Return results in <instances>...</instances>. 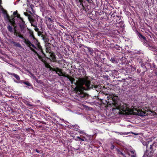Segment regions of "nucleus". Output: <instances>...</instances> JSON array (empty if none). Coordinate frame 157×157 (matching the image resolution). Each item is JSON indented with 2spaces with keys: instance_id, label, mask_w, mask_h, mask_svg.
<instances>
[{
  "instance_id": "f257e3e1",
  "label": "nucleus",
  "mask_w": 157,
  "mask_h": 157,
  "mask_svg": "<svg viewBox=\"0 0 157 157\" xmlns=\"http://www.w3.org/2000/svg\"><path fill=\"white\" fill-rule=\"evenodd\" d=\"M74 84L76 85L74 90L76 91L77 96L82 98H84L86 95L83 92L84 90L97 87L96 86L91 84L90 80L87 76L79 78Z\"/></svg>"
},
{
  "instance_id": "f03ea898",
  "label": "nucleus",
  "mask_w": 157,
  "mask_h": 157,
  "mask_svg": "<svg viewBox=\"0 0 157 157\" xmlns=\"http://www.w3.org/2000/svg\"><path fill=\"white\" fill-rule=\"evenodd\" d=\"M118 114L129 115L133 114L141 116H144L147 115L146 112L142 111L140 109L134 108L131 109L129 108L127 105L123 102L118 104Z\"/></svg>"
},
{
  "instance_id": "7ed1b4c3",
  "label": "nucleus",
  "mask_w": 157,
  "mask_h": 157,
  "mask_svg": "<svg viewBox=\"0 0 157 157\" xmlns=\"http://www.w3.org/2000/svg\"><path fill=\"white\" fill-rule=\"evenodd\" d=\"M24 43L27 45V46L30 49L33 51L37 56L38 57L41 61L44 63L45 60L43 59L42 57L35 50L31 47L32 46L34 48L40 51V52L43 54L44 56H45V54L44 53L42 50V47L40 45V44L38 41L36 40L35 44L37 46L36 47L34 44H33L28 39H25L24 40Z\"/></svg>"
},
{
  "instance_id": "20e7f679",
  "label": "nucleus",
  "mask_w": 157,
  "mask_h": 157,
  "mask_svg": "<svg viewBox=\"0 0 157 157\" xmlns=\"http://www.w3.org/2000/svg\"><path fill=\"white\" fill-rule=\"evenodd\" d=\"M108 102H109V100H111L112 101V105L113 108H112V111L114 113L116 109H118V97L115 96L114 94L110 95L107 97Z\"/></svg>"
},
{
  "instance_id": "39448f33",
  "label": "nucleus",
  "mask_w": 157,
  "mask_h": 157,
  "mask_svg": "<svg viewBox=\"0 0 157 157\" xmlns=\"http://www.w3.org/2000/svg\"><path fill=\"white\" fill-rule=\"evenodd\" d=\"M49 68L52 71H55L59 75L67 77L71 82L72 83L75 80V79L72 77L70 76L69 75L66 76L64 75L62 72V70L57 67H56L53 68L50 67Z\"/></svg>"
},
{
  "instance_id": "423d86ee",
  "label": "nucleus",
  "mask_w": 157,
  "mask_h": 157,
  "mask_svg": "<svg viewBox=\"0 0 157 157\" xmlns=\"http://www.w3.org/2000/svg\"><path fill=\"white\" fill-rule=\"evenodd\" d=\"M9 75L13 77L15 79H13L14 81L17 83H22V81L20 80V77L18 75L14 73L8 72Z\"/></svg>"
},
{
  "instance_id": "0eeeda50",
  "label": "nucleus",
  "mask_w": 157,
  "mask_h": 157,
  "mask_svg": "<svg viewBox=\"0 0 157 157\" xmlns=\"http://www.w3.org/2000/svg\"><path fill=\"white\" fill-rule=\"evenodd\" d=\"M119 27V28L118 30V33L121 34H124L125 32L124 29V22L121 21L118 23V27Z\"/></svg>"
},
{
  "instance_id": "6e6552de",
  "label": "nucleus",
  "mask_w": 157,
  "mask_h": 157,
  "mask_svg": "<svg viewBox=\"0 0 157 157\" xmlns=\"http://www.w3.org/2000/svg\"><path fill=\"white\" fill-rule=\"evenodd\" d=\"M6 17L11 24L14 27H15V23L13 16H12L11 17H10L8 14H6Z\"/></svg>"
},
{
  "instance_id": "1a4fd4ad",
  "label": "nucleus",
  "mask_w": 157,
  "mask_h": 157,
  "mask_svg": "<svg viewBox=\"0 0 157 157\" xmlns=\"http://www.w3.org/2000/svg\"><path fill=\"white\" fill-rule=\"evenodd\" d=\"M50 60L53 62L56 61V57L54 52H52L50 54Z\"/></svg>"
},
{
  "instance_id": "9d476101",
  "label": "nucleus",
  "mask_w": 157,
  "mask_h": 157,
  "mask_svg": "<svg viewBox=\"0 0 157 157\" xmlns=\"http://www.w3.org/2000/svg\"><path fill=\"white\" fill-rule=\"evenodd\" d=\"M29 20L31 23V25L34 27H36V21L32 17H29Z\"/></svg>"
},
{
  "instance_id": "9b49d317",
  "label": "nucleus",
  "mask_w": 157,
  "mask_h": 157,
  "mask_svg": "<svg viewBox=\"0 0 157 157\" xmlns=\"http://www.w3.org/2000/svg\"><path fill=\"white\" fill-rule=\"evenodd\" d=\"M127 154L129 156L131 155V157H136V155L135 151L134 150L128 151L127 152Z\"/></svg>"
},
{
  "instance_id": "f8f14e48",
  "label": "nucleus",
  "mask_w": 157,
  "mask_h": 157,
  "mask_svg": "<svg viewBox=\"0 0 157 157\" xmlns=\"http://www.w3.org/2000/svg\"><path fill=\"white\" fill-rule=\"evenodd\" d=\"M14 35L16 36H18L20 38L23 39L24 40L25 39V38L23 36L19 34V33L17 32L15 30V29H14Z\"/></svg>"
},
{
  "instance_id": "ddd939ff",
  "label": "nucleus",
  "mask_w": 157,
  "mask_h": 157,
  "mask_svg": "<svg viewBox=\"0 0 157 157\" xmlns=\"http://www.w3.org/2000/svg\"><path fill=\"white\" fill-rule=\"evenodd\" d=\"M42 39L44 40L45 43H46V44H49V43H48L49 41V39L43 35L41 36Z\"/></svg>"
},
{
  "instance_id": "4468645a",
  "label": "nucleus",
  "mask_w": 157,
  "mask_h": 157,
  "mask_svg": "<svg viewBox=\"0 0 157 157\" xmlns=\"http://www.w3.org/2000/svg\"><path fill=\"white\" fill-rule=\"evenodd\" d=\"M139 37L142 40V41L144 42H145L147 41L146 40L145 37L143 36L142 34L139 33Z\"/></svg>"
},
{
  "instance_id": "2eb2a0df",
  "label": "nucleus",
  "mask_w": 157,
  "mask_h": 157,
  "mask_svg": "<svg viewBox=\"0 0 157 157\" xmlns=\"http://www.w3.org/2000/svg\"><path fill=\"white\" fill-rule=\"evenodd\" d=\"M131 133L130 132H127V133H125V132L122 133L121 132H120L119 133L121 135H127L129 133ZM131 133H132L134 134L135 135H137L139 134H138V133H133V132H131Z\"/></svg>"
},
{
  "instance_id": "dca6fc26",
  "label": "nucleus",
  "mask_w": 157,
  "mask_h": 157,
  "mask_svg": "<svg viewBox=\"0 0 157 157\" xmlns=\"http://www.w3.org/2000/svg\"><path fill=\"white\" fill-rule=\"evenodd\" d=\"M12 43L13 44V45L19 48H21V44L19 43H16L14 41H13Z\"/></svg>"
},
{
  "instance_id": "f3484780",
  "label": "nucleus",
  "mask_w": 157,
  "mask_h": 157,
  "mask_svg": "<svg viewBox=\"0 0 157 157\" xmlns=\"http://www.w3.org/2000/svg\"><path fill=\"white\" fill-rule=\"evenodd\" d=\"M118 155L120 157H127L123 152L120 151L118 150Z\"/></svg>"
},
{
  "instance_id": "a211bd4d",
  "label": "nucleus",
  "mask_w": 157,
  "mask_h": 157,
  "mask_svg": "<svg viewBox=\"0 0 157 157\" xmlns=\"http://www.w3.org/2000/svg\"><path fill=\"white\" fill-rule=\"evenodd\" d=\"M152 105L156 104H157V98L154 97L152 98V102H151Z\"/></svg>"
},
{
  "instance_id": "6ab92c4d",
  "label": "nucleus",
  "mask_w": 157,
  "mask_h": 157,
  "mask_svg": "<svg viewBox=\"0 0 157 157\" xmlns=\"http://www.w3.org/2000/svg\"><path fill=\"white\" fill-rule=\"evenodd\" d=\"M7 29L9 31H10L11 33H12L13 32V28L10 26L9 25L7 26Z\"/></svg>"
},
{
  "instance_id": "aec40b11",
  "label": "nucleus",
  "mask_w": 157,
  "mask_h": 157,
  "mask_svg": "<svg viewBox=\"0 0 157 157\" xmlns=\"http://www.w3.org/2000/svg\"><path fill=\"white\" fill-rule=\"evenodd\" d=\"M48 44H46V52H48L49 54H50L52 52H51V49L50 47H48Z\"/></svg>"
},
{
  "instance_id": "412c9836",
  "label": "nucleus",
  "mask_w": 157,
  "mask_h": 157,
  "mask_svg": "<svg viewBox=\"0 0 157 157\" xmlns=\"http://www.w3.org/2000/svg\"><path fill=\"white\" fill-rule=\"evenodd\" d=\"M110 61L113 63H117V59L114 57L111 58L110 59Z\"/></svg>"
},
{
  "instance_id": "4be33fe9",
  "label": "nucleus",
  "mask_w": 157,
  "mask_h": 157,
  "mask_svg": "<svg viewBox=\"0 0 157 157\" xmlns=\"http://www.w3.org/2000/svg\"><path fill=\"white\" fill-rule=\"evenodd\" d=\"M22 21L21 24L20 25V27L22 28H24L25 27V22L23 20V19L21 20Z\"/></svg>"
},
{
  "instance_id": "5701e85b",
  "label": "nucleus",
  "mask_w": 157,
  "mask_h": 157,
  "mask_svg": "<svg viewBox=\"0 0 157 157\" xmlns=\"http://www.w3.org/2000/svg\"><path fill=\"white\" fill-rule=\"evenodd\" d=\"M35 27V30L36 31L38 32L39 35H41V33L39 31V29L37 27L36 25V27Z\"/></svg>"
},
{
  "instance_id": "b1692460",
  "label": "nucleus",
  "mask_w": 157,
  "mask_h": 157,
  "mask_svg": "<svg viewBox=\"0 0 157 157\" xmlns=\"http://www.w3.org/2000/svg\"><path fill=\"white\" fill-rule=\"evenodd\" d=\"M22 83H24V84H25V85H27V86H31V84H30V83L28 82H22Z\"/></svg>"
},
{
  "instance_id": "393cba45",
  "label": "nucleus",
  "mask_w": 157,
  "mask_h": 157,
  "mask_svg": "<svg viewBox=\"0 0 157 157\" xmlns=\"http://www.w3.org/2000/svg\"><path fill=\"white\" fill-rule=\"evenodd\" d=\"M120 60L121 61H123V62L124 63H125V61H126V59L125 58V57H122V58L121 59H120Z\"/></svg>"
},
{
  "instance_id": "a878e982",
  "label": "nucleus",
  "mask_w": 157,
  "mask_h": 157,
  "mask_svg": "<svg viewBox=\"0 0 157 157\" xmlns=\"http://www.w3.org/2000/svg\"><path fill=\"white\" fill-rule=\"evenodd\" d=\"M149 143L148 142H144L143 143V144L144 145L146 146L147 147Z\"/></svg>"
},
{
  "instance_id": "bb28decb",
  "label": "nucleus",
  "mask_w": 157,
  "mask_h": 157,
  "mask_svg": "<svg viewBox=\"0 0 157 157\" xmlns=\"http://www.w3.org/2000/svg\"><path fill=\"white\" fill-rule=\"evenodd\" d=\"M24 15L26 16H27L28 17V18L29 19V17H32L29 14L27 13H26V12H24Z\"/></svg>"
},
{
  "instance_id": "cd10ccee",
  "label": "nucleus",
  "mask_w": 157,
  "mask_h": 157,
  "mask_svg": "<svg viewBox=\"0 0 157 157\" xmlns=\"http://www.w3.org/2000/svg\"><path fill=\"white\" fill-rule=\"evenodd\" d=\"M78 131L79 132V133L83 134L84 133L83 131L79 129H78Z\"/></svg>"
},
{
  "instance_id": "c85d7f7f",
  "label": "nucleus",
  "mask_w": 157,
  "mask_h": 157,
  "mask_svg": "<svg viewBox=\"0 0 157 157\" xmlns=\"http://www.w3.org/2000/svg\"><path fill=\"white\" fill-rule=\"evenodd\" d=\"M17 18H19L21 20L23 19L22 18L20 17L19 14H17Z\"/></svg>"
},
{
  "instance_id": "c756f323",
  "label": "nucleus",
  "mask_w": 157,
  "mask_h": 157,
  "mask_svg": "<svg viewBox=\"0 0 157 157\" xmlns=\"http://www.w3.org/2000/svg\"><path fill=\"white\" fill-rule=\"evenodd\" d=\"M30 75H31L32 77H33V78H35L36 77L35 76H34V75L33 74H32V73L30 72Z\"/></svg>"
},
{
  "instance_id": "7c9ffc66",
  "label": "nucleus",
  "mask_w": 157,
  "mask_h": 157,
  "mask_svg": "<svg viewBox=\"0 0 157 157\" xmlns=\"http://www.w3.org/2000/svg\"><path fill=\"white\" fill-rule=\"evenodd\" d=\"M86 71L85 70L83 69V71H82V73L83 75H85L86 74Z\"/></svg>"
},
{
  "instance_id": "2f4dec72",
  "label": "nucleus",
  "mask_w": 157,
  "mask_h": 157,
  "mask_svg": "<svg viewBox=\"0 0 157 157\" xmlns=\"http://www.w3.org/2000/svg\"><path fill=\"white\" fill-rule=\"evenodd\" d=\"M17 14V11H16V12H14L13 13V15H15Z\"/></svg>"
},
{
  "instance_id": "473e14b6",
  "label": "nucleus",
  "mask_w": 157,
  "mask_h": 157,
  "mask_svg": "<svg viewBox=\"0 0 157 157\" xmlns=\"http://www.w3.org/2000/svg\"><path fill=\"white\" fill-rule=\"evenodd\" d=\"M35 151L37 153H40V151L39 150H38L37 149H36L35 150Z\"/></svg>"
},
{
  "instance_id": "72a5a7b5",
  "label": "nucleus",
  "mask_w": 157,
  "mask_h": 157,
  "mask_svg": "<svg viewBox=\"0 0 157 157\" xmlns=\"http://www.w3.org/2000/svg\"><path fill=\"white\" fill-rule=\"evenodd\" d=\"M89 3H91V2L92 1V0H86Z\"/></svg>"
},
{
  "instance_id": "f704fd0d",
  "label": "nucleus",
  "mask_w": 157,
  "mask_h": 157,
  "mask_svg": "<svg viewBox=\"0 0 157 157\" xmlns=\"http://www.w3.org/2000/svg\"><path fill=\"white\" fill-rule=\"evenodd\" d=\"M48 20L49 21H51V22H52V19H51V18H49H49H48Z\"/></svg>"
},
{
  "instance_id": "c9c22d12",
  "label": "nucleus",
  "mask_w": 157,
  "mask_h": 157,
  "mask_svg": "<svg viewBox=\"0 0 157 157\" xmlns=\"http://www.w3.org/2000/svg\"><path fill=\"white\" fill-rule=\"evenodd\" d=\"M80 140H81V141H85V140L84 139H83V138H80Z\"/></svg>"
},
{
  "instance_id": "e433bc0d",
  "label": "nucleus",
  "mask_w": 157,
  "mask_h": 157,
  "mask_svg": "<svg viewBox=\"0 0 157 157\" xmlns=\"http://www.w3.org/2000/svg\"><path fill=\"white\" fill-rule=\"evenodd\" d=\"M114 146L113 145H112L111 147V149H113L114 148Z\"/></svg>"
},
{
  "instance_id": "4c0bfd02",
  "label": "nucleus",
  "mask_w": 157,
  "mask_h": 157,
  "mask_svg": "<svg viewBox=\"0 0 157 157\" xmlns=\"http://www.w3.org/2000/svg\"><path fill=\"white\" fill-rule=\"evenodd\" d=\"M83 0H79V1L80 3H82Z\"/></svg>"
},
{
  "instance_id": "58836bf2",
  "label": "nucleus",
  "mask_w": 157,
  "mask_h": 157,
  "mask_svg": "<svg viewBox=\"0 0 157 157\" xmlns=\"http://www.w3.org/2000/svg\"><path fill=\"white\" fill-rule=\"evenodd\" d=\"M60 119L61 120H62V121H63V122H64L66 121H65L64 120V119Z\"/></svg>"
},
{
  "instance_id": "ea45409f",
  "label": "nucleus",
  "mask_w": 157,
  "mask_h": 157,
  "mask_svg": "<svg viewBox=\"0 0 157 157\" xmlns=\"http://www.w3.org/2000/svg\"><path fill=\"white\" fill-rule=\"evenodd\" d=\"M59 25L61 26L62 28H64V27L63 25Z\"/></svg>"
},
{
  "instance_id": "a19ab883",
  "label": "nucleus",
  "mask_w": 157,
  "mask_h": 157,
  "mask_svg": "<svg viewBox=\"0 0 157 157\" xmlns=\"http://www.w3.org/2000/svg\"><path fill=\"white\" fill-rule=\"evenodd\" d=\"M77 138L78 139H79V140H80V138H81L78 136H77Z\"/></svg>"
},
{
  "instance_id": "79ce46f5",
  "label": "nucleus",
  "mask_w": 157,
  "mask_h": 157,
  "mask_svg": "<svg viewBox=\"0 0 157 157\" xmlns=\"http://www.w3.org/2000/svg\"><path fill=\"white\" fill-rule=\"evenodd\" d=\"M119 36H120V37H118L119 38H122V37L123 38V37H122L121 36H120V35Z\"/></svg>"
},
{
  "instance_id": "37998d69",
  "label": "nucleus",
  "mask_w": 157,
  "mask_h": 157,
  "mask_svg": "<svg viewBox=\"0 0 157 157\" xmlns=\"http://www.w3.org/2000/svg\"><path fill=\"white\" fill-rule=\"evenodd\" d=\"M75 140H76V141H78V140L77 139H75Z\"/></svg>"
},
{
  "instance_id": "c03bdc74",
  "label": "nucleus",
  "mask_w": 157,
  "mask_h": 157,
  "mask_svg": "<svg viewBox=\"0 0 157 157\" xmlns=\"http://www.w3.org/2000/svg\"><path fill=\"white\" fill-rule=\"evenodd\" d=\"M84 140H85L87 141V139H85Z\"/></svg>"
},
{
  "instance_id": "a18cd8bd",
  "label": "nucleus",
  "mask_w": 157,
  "mask_h": 157,
  "mask_svg": "<svg viewBox=\"0 0 157 157\" xmlns=\"http://www.w3.org/2000/svg\"><path fill=\"white\" fill-rule=\"evenodd\" d=\"M0 5H1V0H0Z\"/></svg>"
},
{
  "instance_id": "49530a36",
  "label": "nucleus",
  "mask_w": 157,
  "mask_h": 157,
  "mask_svg": "<svg viewBox=\"0 0 157 157\" xmlns=\"http://www.w3.org/2000/svg\"><path fill=\"white\" fill-rule=\"evenodd\" d=\"M33 38L34 39H35V38L34 37V36H33Z\"/></svg>"
}]
</instances>
